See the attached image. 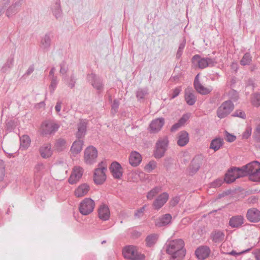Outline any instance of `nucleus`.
Returning <instances> with one entry per match:
<instances>
[{
	"instance_id": "1",
	"label": "nucleus",
	"mask_w": 260,
	"mask_h": 260,
	"mask_svg": "<svg viewBox=\"0 0 260 260\" xmlns=\"http://www.w3.org/2000/svg\"><path fill=\"white\" fill-rule=\"evenodd\" d=\"M166 252L171 255L170 260H182L186 254L184 242L178 239L171 240L166 244Z\"/></svg>"
},
{
	"instance_id": "2",
	"label": "nucleus",
	"mask_w": 260,
	"mask_h": 260,
	"mask_svg": "<svg viewBox=\"0 0 260 260\" xmlns=\"http://www.w3.org/2000/svg\"><path fill=\"white\" fill-rule=\"evenodd\" d=\"M249 179L253 182H260V162L254 160L245 165Z\"/></svg>"
},
{
	"instance_id": "3",
	"label": "nucleus",
	"mask_w": 260,
	"mask_h": 260,
	"mask_svg": "<svg viewBox=\"0 0 260 260\" xmlns=\"http://www.w3.org/2000/svg\"><path fill=\"white\" fill-rule=\"evenodd\" d=\"M123 255L128 260H144L145 256L139 252L136 246L128 245L123 249Z\"/></svg>"
},
{
	"instance_id": "4",
	"label": "nucleus",
	"mask_w": 260,
	"mask_h": 260,
	"mask_svg": "<svg viewBox=\"0 0 260 260\" xmlns=\"http://www.w3.org/2000/svg\"><path fill=\"white\" fill-rule=\"evenodd\" d=\"M87 81L97 90L98 93H101L104 90V84L102 77L94 73L87 75Z\"/></svg>"
},
{
	"instance_id": "5",
	"label": "nucleus",
	"mask_w": 260,
	"mask_h": 260,
	"mask_svg": "<svg viewBox=\"0 0 260 260\" xmlns=\"http://www.w3.org/2000/svg\"><path fill=\"white\" fill-rule=\"evenodd\" d=\"M234 106L231 100L224 102L217 109V116L220 119L229 115L233 110Z\"/></svg>"
},
{
	"instance_id": "6",
	"label": "nucleus",
	"mask_w": 260,
	"mask_h": 260,
	"mask_svg": "<svg viewBox=\"0 0 260 260\" xmlns=\"http://www.w3.org/2000/svg\"><path fill=\"white\" fill-rule=\"evenodd\" d=\"M98 157V150L93 146H89L84 150V159L85 162L89 165L94 164Z\"/></svg>"
},
{
	"instance_id": "7",
	"label": "nucleus",
	"mask_w": 260,
	"mask_h": 260,
	"mask_svg": "<svg viewBox=\"0 0 260 260\" xmlns=\"http://www.w3.org/2000/svg\"><path fill=\"white\" fill-rule=\"evenodd\" d=\"M95 204L91 198H85L80 204L79 210L83 215L90 214L93 210Z\"/></svg>"
},
{
	"instance_id": "8",
	"label": "nucleus",
	"mask_w": 260,
	"mask_h": 260,
	"mask_svg": "<svg viewBox=\"0 0 260 260\" xmlns=\"http://www.w3.org/2000/svg\"><path fill=\"white\" fill-rule=\"evenodd\" d=\"M59 125L50 121H45L41 124V134L43 136L51 135L58 129Z\"/></svg>"
},
{
	"instance_id": "9",
	"label": "nucleus",
	"mask_w": 260,
	"mask_h": 260,
	"mask_svg": "<svg viewBox=\"0 0 260 260\" xmlns=\"http://www.w3.org/2000/svg\"><path fill=\"white\" fill-rule=\"evenodd\" d=\"M23 2V0H18L11 5L9 4L5 11L6 16L10 18L17 14L20 10Z\"/></svg>"
},
{
	"instance_id": "10",
	"label": "nucleus",
	"mask_w": 260,
	"mask_h": 260,
	"mask_svg": "<svg viewBox=\"0 0 260 260\" xmlns=\"http://www.w3.org/2000/svg\"><path fill=\"white\" fill-rule=\"evenodd\" d=\"M105 167L98 168L95 169L93 174L94 182L96 185H102L106 180Z\"/></svg>"
},
{
	"instance_id": "11",
	"label": "nucleus",
	"mask_w": 260,
	"mask_h": 260,
	"mask_svg": "<svg viewBox=\"0 0 260 260\" xmlns=\"http://www.w3.org/2000/svg\"><path fill=\"white\" fill-rule=\"evenodd\" d=\"M88 121L86 119H80L77 124V132L75 135L77 139H83L86 134Z\"/></svg>"
},
{
	"instance_id": "12",
	"label": "nucleus",
	"mask_w": 260,
	"mask_h": 260,
	"mask_svg": "<svg viewBox=\"0 0 260 260\" xmlns=\"http://www.w3.org/2000/svg\"><path fill=\"white\" fill-rule=\"evenodd\" d=\"M109 170L114 178L116 179L121 178L123 175L122 168L118 162H112L109 167Z\"/></svg>"
},
{
	"instance_id": "13",
	"label": "nucleus",
	"mask_w": 260,
	"mask_h": 260,
	"mask_svg": "<svg viewBox=\"0 0 260 260\" xmlns=\"http://www.w3.org/2000/svg\"><path fill=\"white\" fill-rule=\"evenodd\" d=\"M202 163V159L200 156H196L191 160L189 166V174L194 175L200 169Z\"/></svg>"
},
{
	"instance_id": "14",
	"label": "nucleus",
	"mask_w": 260,
	"mask_h": 260,
	"mask_svg": "<svg viewBox=\"0 0 260 260\" xmlns=\"http://www.w3.org/2000/svg\"><path fill=\"white\" fill-rule=\"evenodd\" d=\"M246 216L249 221L254 223L258 222L260 221V211L255 208L249 209Z\"/></svg>"
},
{
	"instance_id": "15",
	"label": "nucleus",
	"mask_w": 260,
	"mask_h": 260,
	"mask_svg": "<svg viewBox=\"0 0 260 260\" xmlns=\"http://www.w3.org/2000/svg\"><path fill=\"white\" fill-rule=\"evenodd\" d=\"M169 199V194L167 192H164L154 200L153 206L155 210L160 209L167 202Z\"/></svg>"
},
{
	"instance_id": "16",
	"label": "nucleus",
	"mask_w": 260,
	"mask_h": 260,
	"mask_svg": "<svg viewBox=\"0 0 260 260\" xmlns=\"http://www.w3.org/2000/svg\"><path fill=\"white\" fill-rule=\"evenodd\" d=\"M165 124V119L162 117L153 120L150 125L149 129L151 133H155L159 132Z\"/></svg>"
},
{
	"instance_id": "17",
	"label": "nucleus",
	"mask_w": 260,
	"mask_h": 260,
	"mask_svg": "<svg viewBox=\"0 0 260 260\" xmlns=\"http://www.w3.org/2000/svg\"><path fill=\"white\" fill-rule=\"evenodd\" d=\"M210 252V249L208 246H200L196 249L195 255L199 259L204 260L209 256Z\"/></svg>"
},
{
	"instance_id": "18",
	"label": "nucleus",
	"mask_w": 260,
	"mask_h": 260,
	"mask_svg": "<svg viewBox=\"0 0 260 260\" xmlns=\"http://www.w3.org/2000/svg\"><path fill=\"white\" fill-rule=\"evenodd\" d=\"M53 37V34L51 32H47L41 39L40 47L45 51L49 50Z\"/></svg>"
},
{
	"instance_id": "19",
	"label": "nucleus",
	"mask_w": 260,
	"mask_h": 260,
	"mask_svg": "<svg viewBox=\"0 0 260 260\" xmlns=\"http://www.w3.org/2000/svg\"><path fill=\"white\" fill-rule=\"evenodd\" d=\"M184 100L187 104L189 106L193 105L197 101V96L191 87H188L184 90Z\"/></svg>"
},
{
	"instance_id": "20",
	"label": "nucleus",
	"mask_w": 260,
	"mask_h": 260,
	"mask_svg": "<svg viewBox=\"0 0 260 260\" xmlns=\"http://www.w3.org/2000/svg\"><path fill=\"white\" fill-rule=\"evenodd\" d=\"M83 170L80 167H76L74 169V172L69 178V182L71 184H74L82 177Z\"/></svg>"
},
{
	"instance_id": "21",
	"label": "nucleus",
	"mask_w": 260,
	"mask_h": 260,
	"mask_svg": "<svg viewBox=\"0 0 260 260\" xmlns=\"http://www.w3.org/2000/svg\"><path fill=\"white\" fill-rule=\"evenodd\" d=\"M98 216L100 219L103 221L109 220L110 212L107 205L105 204H102L100 206L98 209Z\"/></svg>"
},
{
	"instance_id": "22",
	"label": "nucleus",
	"mask_w": 260,
	"mask_h": 260,
	"mask_svg": "<svg viewBox=\"0 0 260 260\" xmlns=\"http://www.w3.org/2000/svg\"><path fill=\"white\" fill-rule=\"evenodd\" d=\"M199 75L198 74L194 78L193 82L194 88L198 93L203 95H207L209 94L211 90L202 85L199 81Z\"/></svg>"
},
{
	"instance_id": "23",
	"label": "nucleus",
	"mask_w": 260,
	"mask_h": 260,
	"mask_svg": "<svg viewBox=\"0 0 260 260\" xmlns=\"http://www.w3.org/2000/svg\"><path fill=\"white\" fill-rule=\"evenodd\" d=\"M192 63L196 66H198L200 69H203L208 67L207 59L205 57H201L199 54L193 56L191 58Z\"/></svg>"
},
{
	"instance_id": "24",
	"label": "nucleus",
	"mask_w": 260,
	"mask_h": 260,
	"mask_svg": "<svg viewBox=\"0 0 260 260\" xmlns=\"http://www.w3.org/2000/svg\"><path fill=\"white\" fill-rule=\"evenodd\" d=\"M142 157L136 151H132L129 156V162L133 167H137L141 162Z\"/></svg>"
},
{
	"instance_id": "25",
	"label": "nucleus",
	"mask_w": 260,
	"mask_h": 260,
	"mask_svg": "<svg viewBox=\"0 0 260 260\" xmlns=\"http://www.w3.org/2000/svg\"><path fill=\"white\" fill-rule=\"evenodd\" d=\"M84 141L81 139L75 140L70 149V151L74 156L80 153L82 150Z\"/></svg>"
},
{
	"instance_id": "26",
	"label": "nucleus",
	"mask_w": 260,
	"mask_h": 260,
	"mask_svg": "<svg viewBox=\"0 0 260 260\" xmlns=\"http://www.w3.org/2000/svg\"><path fill=\"white\" fill-rule=\"evenodd\" d=\"M189 142V135L185 131H180L178 134L177 144L180 147L185 146Z\"/></svg>"
},
{
	"instance_id": "27",
	"label": "nucleus",
	"mask_w": 260,
	"mask_h": 260,
	"mask_svg": "<svg viewBox=\"0 0 260 260\" xmlns=\"http://www.w3.org/2000/svg\"><path fill=\"white\" fill-rule=\"evenodd\" d=\"M172 216L167 213L162 215L155 221V225L157 227H162L170 224L171 222Z\"/></svg>"
},
{
	"instance_id": "28",
	"label": "nucleus",
	"mask_w": 260,
	"mask_h": 260,
	"mask_svg": "<svg viewBox=\"0 0 260 260\" xmlns=\"http://www.w3.org/2000/svg\"><path fill=\"white\" fill-rule=\"evenodd\" d=\"M244 223V217L242 215H236L232 216L229 220V225L233 228H238Z\"/></svg>"
},
{
	"instance_id": "29",
	"label": "nucleus",
	"mask_w": 260,
	"mask_h": 260,
	"mask_svg": "<svg viewBox=\"0 0 260 260\" xmlns=\"http://www.w3.org/2000/svg\"><path fill=\"white\" fill-rule=\"evenodd\" d=\"M89 188V186L87 183H83L75 190V195L78 198L82 197L88 193Z\"/></svg>"
},
{
	"instance_id": "30",
	"label": "nucleus",
	"mask_w": 260,
	"mask_h": 260,
	"mask_svg": "<svg viewBox=\"0 0 260 260\" xmlns=\"http://www.w3.org/2000/svg\"><path fill=\"white\" fill-rule=\"evenodd\" d=\"M50 144H45L40 147L39 152L41 157L43 158H47L50 157L52 154Z\"/></svg>"
},
{
	"instance_id": "31",
	"label": "nucleus",
	"mask_w": 260,
	"mask_h": 260,
	"mask_svg": "<svg viewBox=\"0 0 260 260\" xmlns=\"http://www.w3.org/2000/svg\"><path fill=\"white\" fill-rule=\"evenodd\" d=\"M234 167L230 168L227 171L224 175V181L227 184H230L234 182L237 179L236 172H235Z\"/></svg>"
},
{
	"instance_id": "32",
	"label": "nucleus",
	"mask_w": 260,
	"mask_h": 260,
	"mask_svg": "<svg viewBox=\"0 0 260 260\" xmlns=\"http://www.w3.org/2000/svg\"><path fill=\"white\" fill-rule=\"evenodd\" d=\"M223 139L221 138H215L213 139L210 144V149L214 150V151L218 150L223 145Z\"/></svg>"
},
{
	"instance_id": "33",
	"label": "nucleus",
	"mask_w": 260,
	"mask_h": 260,
	"mask_svg": "<svg viewBox=\"0 0 260 260\" xmlns=\"http://www.w3.org/2000/svg\"><path fill=\"white\" fill-rule=\"evenodd\" d=\"M52 10L53 15L56 19L61 17L62 13L60 0H55V3L52 6Z\"/></svg>"
},
{
	"instance_id": "34",
	"label": "nucleus",
	"mask_w": 260,
	"mask_h": 260,
	"mask_svg": "<svg viewBox=\"0 0 260 260\" xmlns=\"http://www.w3.org/2000/svg\"><path fill=\"white\" fill-rule=\"evenodd\" d=\"M14 61V55L11 54L1 68V71L3 73L9 72L13 66Z\"/></svg>"
},
{
	"instance_id": "35",
	"label": "nucleus",
	"mask_w": 260,
	"mask_h": 260,
	"mask_svg": "<svg viewBox=\"0 0 260 260\" xmlns=\"http://www.w3.org/2000/svg\"><path fill=\"white\" fill-rule=\"evenodd\" d=\"M224 232L219 230L214 231L211 234L212 240L215 243H219L222 241L224 239Z\"/></svg>"
},
{
	"instance_id": "36",
	"label": "nucleus",
	"mask_w": 260,
	"mask_h": 260,
	"mask_svg": "<svg viewBox=\"0 0 260 260\" xmlns=\"http://www.w3.org/2000/svg\"><path fill=\"white\" fill-rule=\"evenodd\" d=\"M235 169V172H236V177L239 178L240 177H243L248 176L247 174V167L245 166H242L241 168L234 167Z\"/></svg>"
},
{
	"instance_id": "37",
	"label": "nucleus",
	"mask_w": 260,
	"mask_h": 260,
	"mask_svg": "<svg viewBox=\"0 0 260 260\" xmlns=\"http://www.w3.org/2000/svg\"><path fill=\"white\" fill-rule=\"evenodd\" d=\"M250 102L251 105L256 108L260 106V93L258 92H254L252 93L250 98Z\"/></svg>"
},
{
	"instance_id": "38",
	"label": "nucleus",
	"mask_w": 260,
	"mask_h": 260,
	"mask_svg": "<svg viewBox=\"0 0 260 260\" xmlns=\"http://www.w3.org/2000/svg\"><path fill=\"white\" fill-rule=\"evenodd\" d=\"M20 147L23 149H26L30 143V139L27 135H23L20 138Z\"/></svg>"
},
{
	"instance_id": "39",
	"label": "nucleus",
	"mask_w": 260,
	"mask_h": 260,
	"mask_svg": "<svg viewBox=\"0 0 260 260\" xmlns=\"http://www.w3.org/2000/svg\"><path fill=\"white\" fill-rule=\"evenodd\" d=\"M169 141L167 138H165L164 139H159L156 143V147H157L159 148H161L164 149V150L166 151L167 149V147L168 146Z\"/></svg>"
},
{
	"instance_id": "40",
	"label": "nucleus",
	"mask_w": 260,
	"mask_h": 260,
	"mask_svg": "<svg viewBox=\"0 0 260 260\" xmlns=\"http://www.w3.org/2000/svg\"><path fill=\"white\" fill-rule=\"evenodd\" d=\"M148 94V92L147 88H139L136 92V97L138 101H140L144 99L145 96Z\"/></svg>"
},
{
	"instance_id": "41",
	"label": "nucleus",
	"mask_w": 260,
	"mask_h": 260,
	"mask_svg": "<svg viewBox=\"0 0 260 260\" xmlns=\"http://www.w3.org/2000/svg\"><path fill=\"white\" fill-rule=\"evenodd\" d=\"M161 187H154L148 192L147 195V198L148 200H152L155 196H156L161 191Z\"/></svg>"
},
{
	"instance_id": "42",
	"label": "nucleus",
	"mask_w": 260,
	"mask_h": 260,
	"mask_svg": "<svg viewBox=\"0 0 260 260\" xmlns=\"http://www.w3.org/2000/svg\"><path fill=\"white\" fill-rule=\"evenodd\" d=\"M157 239V235L151 234L148 235L146 238V244L148 247L152 246L156 242Z\"/></svg>"
},
{
	"instance_id": "43",
	"label": "nucleus",
	"mask_w": 260,
	"mask_h": 260,
	"mask_svg": "<svg viewBox=\"0 0 260 260\" xmlns=\"http://www.w3.org/2000/svg\"><path fill=\"white\" fill-rule=\"evenodd\" d=\"M251 61V57L249 53L246 52L244 54L241 60L240 64L242 66L248 65Z\"/></svg>"
},
{
	"instance_id": "44",
	"label": "nucleus",
	"mask_w": 260,
	"mask_h": 260,
	"mask_svg": "<svg viewBox=\"0 0 260 260\" xmlns=\"http://www.w3.org/2000/svg\"><path fill=\"white\" fill-rule=\"evenodd\" d=\"M66 141L63 139H59L55 143V147L58 151H62L64 149Z\"/></svg>"
},
{
	"instance_id": "45",
	"label": "nucleus",
	"mask_w": 260,
	"mask_h": 260,
	"mask_svg": "<svg viewBox=\"0 0 260 260\" xmlns=\"http://www.w3.org/2000/svg\"><path fill=\"white\" fill-rule=\"evenodd\" d=\"M51 80V83L49 87L50 92L51 93H53L56 88L58 84V80L57 77H53L50 78Z\"/></svg>"
},
{
	"instance_id": "46",
	"label": "nucleus",
	"mask_w": 260,
	"mask_h": 260,
	"mask_svg": "<svg viewBox=\"0 0 260 260\" xmlns=\"http://www.w3.org/2000/svg\"><path fill=\"white\" fill-rule=\"evenodd\" d=\"M166 151L164 149L155 146V149L154 150L153 153L154 156L156 159H159L164 156Z\"/></svg>"
},
{
	"instance_id": "47",
	"label": "nucleus",
	"mask_w": 260,
	"mask_h": 260,
	"mask_svg": "<svg viewBox=\"0 0 260 260\" xmlns=\"http://www.w3.org/2000/svg\"><path fill=\"white\" fill-rule=\"evenodd\" d=\"M11 0H2L0 2V16L5 13L6 8L10 3Z\"/></svg>"
},
{
	"instance_id": "48",
	"label": "nucleus",
	"mask_w": 260,
	"mask_h": 260,
	"mask_svg": "<svg viewBox=\"0 0 260 260\" xmlns=\"http://www.w3.org/2000/svg\"><path fill=\"white\" fill-rule=\"evenodd\" d=\"M119 101L117 100V99H115L113 101V102L111 105V113L113 115L115 114L117 112L118 109L119 108Z\"/></svg>"
},
{
	"instance_id": "49",
	"label": "nucleus",
	"mask_w": 260,
	"mask_h": 260,
	"mask_svg": "<svg viewBox=\"0 0 260 260\" xmlns=\"http://www.w3.org/2000/svg\"><path fill=\"white\" fill-rule=\"evenodd\" d=\"M253 137L256 142H260V123L257 125L253 132Z\"/></svg>"
},
{
	"instance_id": "50",
	"label": "nucleus",
	"mask_w": 260,
	"mask_h": 260,
	"mask_svg": "<svg viewBox=\"0 0 260 260\" xmlns=\"http://www.w3.org/2000/svg\"><path fill=\"white\" fill-rule=\"evenodd\" d=\"M231 100L236 102L239 99V93L236 90L232 89L229 93Z\"/></svg>"
},
{
	"instance_id": "51",
	"label": "nucleus",
	"mask_w": 260,
	"mask_h": 260,
	"mask_svg": "<svg viewBox=\"0 0 260 260\" xmlns=\"http://www.w3.org/2000/svg\"><path fill=\"white\" fill-rule=\"evenodd\" d=\"M225 181H224V179L219 178L215 180L211 183V186L214 188L218 187L220 186Z\"/></svg>"
},
{
	"instance_id": "52",
	"label": "nucleus",
	"mask_w": 260,
	"mask_h": 260,
	"mask_svg": "<svg viewBox=\"0 0 260 260\" xmlns=\"http://www.w3.org/2000/svg\"><path fill=\"white\" fill-rule=\"evenodd\" d=\"M190 113L184 114L178 120V122L182 125H184L186 122L189 119Z\"/></svg>"
},
{
	"instance_id": "53",
	"label": "nucleus",
	"mask_w": 260,
	"mask_h": 260,
	"mask_svg": "<svg viewBox=\"0 0 260 260\" xmlns=\"http://www.w3.org/2000/svg\"><path fill=\"white\" fill-rule=\"evenodd\" d=\"M252 128L251 126H247L244 132L242 134V138L244 139H247L251 135Z\"/></svg>"
},
{
	"instance_id": "54",
	"label": "nucleus",
	"mask_w": 260,
	"mask_h": 260,
	"mask_svg": "<svg viewBox=\"0 0 260 260\" xmlns=\"http://www.w3.org/2000/svg\"><path fill=\"white\" fill-rule=\"evenodd\" d=\"M173 164V159L171 157H167L164 159V166L168 170Z\"/></svg>"
},
{
	"instance_id": "55",
	"label": "nucleus",
	"mask_w": 260,
	"mask_h": 260,
	"mask_svg": "<svg viewBox=\"0 0 260 260\" xmlns=\"http://www.w3.org/2000/svg\"><path fill=\"white\" fill-rule=\"evenodd\" d=\"M15 124L13 120H10L6 123V129L8 131L11 132L15 128Z\"/></svg>"
},
{
	"instance_id": "56",
	"label": "nucleus",
	"mask_w": 260,
	"mask_h": 260,
	"mask_svg": "<svg viewBox=\"0 0 260 260\" xmlns=\"http://www.w3.org/2000/svg\"><path fill=\"white\" fill-rule=\"evenodd\" d=\"M232 116L238 117L244 119L246 117L245 112L241 110H237L232 115Z\"/></svg>"
},
{
	"instance_id": "57",
	"label": "nucleus",
	"mask_w": 260,
	"mask_h": 260,
	"mask_svg": "<svg viewBox=\"0 0 260 260\" xmlns=\"http://www.w3.org/2000/svg\"><path fill=\"white\" fill-rule=\"evenodd\" d=\"M156 162L155 161H150L146 166L145 169L148 172H151L153 170L156 168Z\"/></svg>"
},
{
	"instance_id": "58",
	"label": "nucleus",
	"mask_w": 260,
	"mask_h": 260,
	"mask_svg": "<svg viewBox=\"0 0 260 260\" xmlns=\"http://www.w3.org/2000/svg\"><path fill=\"white\" fill-rule=\"evenodd\" d=\"M225 136H226V140L227 142L231 143L234 142L236 139V137L227 131H225Z\"/></svg>"
},
{
	"instance_id": "59",
	"label": "nucleus",
	"mask_w": 260,
	"mask_h": 260,
	"mask_svg": "<svg viewBox=\"0 0 260 260\" xmlns=\"http://www.w3.org/2000/svg\"><path fill=\"white\" fill-rule=\"evenodd\" d=\"M181 90L182 89L181 86L176 87L175 89H174L173 90V94L171 97V99H174L178 96Z\"/></svg>"
},
{
	"instance_id": "60",
	"label": "nucleus",
	"mask_w": 260,
	"mask_h": 260,
	"mask_svg": "<svg viewBox=\"0 0 260 260\" xmlns=\"http://www.w3.org/2000/svg\"><path fill=\"white\" fill-rule=\"evenodd\" d=\"M146 207V206L144 205L140 209L136 210L135 213V216L138 218H140L142 216Z\"/></svg>"
},
{
	"instance_id": "61",
	"label": "nucleus",
	"mask_w": 260,
	"mask_h": 260,
	"mask_svg": "<svg viewBox=\"0 0 260 260\" xmlns=\"http://www.w3.org/2000/svg\"><path fill=\"white\" fill-rule=\"evenodd\" d=\"M205 58L207 59V62H208V67H214L217 63L216 59L215 58H212L210 57H205Z\"/></svg>"
},
{
	"instance_id": "62",
	"label": "nucleus",
	"mask_w": 260,
	"mask_h": 260,
	"mask_svg": "<svg viewBox=\"0 0 260 260\" xmlns=\"http://www.w3.org/2000/svg\"><path fill=\"white\" fill-rule=\"evenodd\" d=\"M76 78L74 74H72L70 78V80L68 82V86L71 88H73L75 86V83H76Z\"/></svg>"
},
{
	"instance_id": "63",
	"label": "nucleus",
	"mask_w": 260,
	"mask_h": 260,
	"mask_svg": "<svg viewBox=\"0 0 260 260\" xmlns=\"http://www.w3.org/2000/svg\"><path fill=\"white\" fill-rule=\"evenodd\" d=\"M66 62L63 61L59 65L60 67L59 72L62 75L66 74L68 71V68L66 67Z\"/></svg>"
},
{
	"instance_id": "64",
	"label": "nucleus",
	"mask_w": 260,
	"mask_h": 260,
	"mask_svg": "<svg viewBox=\"0 0 260 260\" xmlns=\"http://www.w3.org/2000/svg\"><path fill=\"white\" fill-rule=\"evenodd\" d=\"M252 253L255 260H260V248L255 249Z\"/></svg>"
}]
</instances>
